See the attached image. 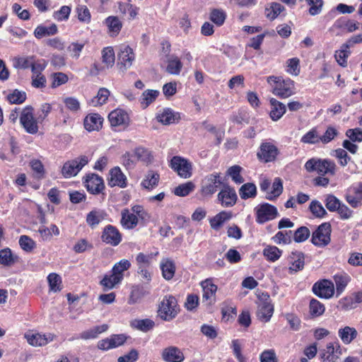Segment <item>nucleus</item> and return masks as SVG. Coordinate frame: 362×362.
<instances>
[{"mask_svg": "<svg viewBox=\"0 0 362 362\" xmlns=\"http://www.w3.org/2000/svg\"><path fill=\"white\" fill-rule=\"evenodd\" d=\"M267 83L272 88V93L281 98H286L295 93L293 81L290 78L284 79L281 76H270L267 78Z\"/></svg>", "mask_w": 362, "mask_h": 362, "instance_id": "f257e3e1", "label": "nucleus"}, {"mask_svg": "<svg viewBox=\"0 0 362 362\" xmlns=\"http://www.w3.org/2000/svg\"><path fill=\"white\" fill-rule=\"evenodd\" d=\"M179 308L176 298L173 296H166L159 305V316L165 321H170L177 315Z\"/></svg>", "mask_w": 362, "mask_h": 362, "instance_id": "f03ea898", "label": "nucleus"}, {"mask_svg": "<svg viewBox=\"0 0 362 362\" xmlns=\"http://www.w3.org/2000/svg\"><path fill=\"white\" fill-rule=\"evenodd\" d=\"M305 168L308 172L317 171L318 174L334 175L337 166L335 163L329 160H317L311 158L305 164Z\"/></svg>", "mask_w": 362, "mask_h": 362, "instance_id": "7ed1b4c3", "label": "nucleus"}, {"mask_svg": "<svg viewBox=\"0 0 362 362\" xmlns=\"http://www.w3.org/2000/svg\"><path fill=\"white\" fill-rule=\"evenodd\" d=\"M88 163L86 156H81L75 159L66 161L62 166V174L65 178L76 176Z\"/></svg>", "mask_w": 362, "mask_h": 362, "instance_id": "20e7f679", "label": "nucleus"}, {"mask_svg": "<svg viewBox=\"0 0 362 362\" xmlns=\"http://www.w3.org/2000/svg\"><path fill=\"white\" fill-rule=\"evenodd\" d=\"M20 123L28 134H35L38 132L37 122L33 116V109L31 106H27L22 110Z\"/></svg>", "mask_w": 362, "mask_h": 362, "instance_id": "39448f33", "label": "nucleus"}, {"mask_svg": "<svg viewBox=\"0 0 362 362\" xmlns=\"http://www.w3.org/2000/svg\"><path fill=\"white\" fill-rule=\"evenodd\" d=\"M255 212L256 221L259 224L272 221L279 216L276 207L268 203L259 204L255 208Z\"/></svg>", "mask_w": 362, "mask_h": 362, "instance_id": "423d86ee", "label": "nucleus"}, {"mask_svg": "<svg viewBox=\"0 0 362 362\" xmlns=\"http://www.w3.org/2000/svg\"><path fill=\"white\" fill-rule=\"evenodd\" d=\"M223 184L219 173L206 175L202 181L201 192L204 196L212 195Z\"/></svg>", "mask_w": 362, "mask_h": 362, "instance_id": "0eeeda50", "label": "nucleus"}, {"mask_svg": "<svg viewBox=\"0 0 362 362\" xmlns=\"http://www.w3.org/2000/svg\"><path fill=\"white\" fill-rule=\"evenodd\" d=\"M170 166L182 178L187 179L192 176V165L185 158L173 156L170 160Z\"/></svg>", "mask_w": 362, "mask_h": 362, "instance_id": "6e6552de", "label": "nucleus"}, {"mask_svg": "<svg viewBox=\"0 0 362 362\" xmlns=\"http://www.w3.org/2000/svg\"><path fill=\"white\" fill-rule=\"evenodd\" d=\"M341 354L342 348L338 341L329 342L325 348L320 351V356L323 362H337Z\"/></svg>", "mask_w": 362, "mask_h": 362, "instance_id": "1a4fd4ad", "label": "nucleus"}, {"mask_svg": "<svg viewBox=\"0 0 362 362\" xmlns=\"http://www.w3.org/2000/svg\"><path fill=\"white\" fill-rule=\"evenodd\" d=\"M331 225L323 223L313 232L312 243L316 246H325L330 242Z\"/></svg>", "mask_w": 362, "mask_h": 362, "instance_id": "9d476101", "label": "nucleus"}, {"mask_svg": "<svg viewBox=\"0 0 362 362\" xmlns=\"http://www.w3.org/2000/svg\"><path fill=\"white\" fill-rule=\"evenodd\" d=\"M135 59V54L133 49L127 45H122L119 47L118 53V63L119 69L122 71H126L130 68Z\"/></svg>", "mask_w": 362, "mask_h": 362, "instance_id": "9b49d317", "label": "nucleus"}, {"mask_svg": "<svg viewBox=\"0 0 362 362\" xmlns=\"http://www.w3.org/2000/svg\"><path fill=\"white\" fill-rule=\"evenodd\" d=\"M127 339L124 334H112L109 337L101 339L98 342V348L103 351H107L123 345Z\"/></svg>", "mask_w": 362, "mask_h": 362, "instance_id": "f8f14e48", "label": "nucleus"}, {"mask_svg": "<svg viewBox=\"0 0 362 362\" xmlns=\"http://www.w3.org/2000/svg\"><path fill=\"white\" fill-rule=\"evenodd\" d=\"M101 239L106 244L117 246L122 241V234L116 227L107 225L103 230Z\"/></svg>", "mask_w": 362, "mask_h": 362, "instance_id": "ddd939ff", "label": "nucleus"}, {"mask_svg": "<svg viewBox=\"0 0 362 362\" xmlns=\"http://www.w3.org/2000/svg\"><path fill=\"white\" fill-rule=\"evenodd\" d=\"M278 155V148L271 143H262L257 156L259 160L264 163L274 161Z\"/></svg>", "mask_w": 362, "mask_h": 362, "instance_id": "4468645a", "label": "nucleus"}, {"mask_svg": "<svg viewBox=\"0 0 362 362\" xmlns=\"http://www.w3.org/2000/svg\"><path fill=\"white\" fill-rule=\"evenodd\" d=\"M25 338L29 344L34 346H42L52 341L55 338V335L52 333H32L28 332L25 334Z\"/></svg>", "mask_w": 362, "mask_h": 362, "instance_id": "2eb2a0df", "label": "nucleus"}, {"mask_svg": "<svg viewBox=\"0 0 362 362\" xmlns=\"http://www.w3.org/2000/svg\"><path fill=\"white\" fill-rule=\"evenodd\" d=\"M218 200L223 207L233 206L237 201V194L235 189L228 185H224L218 194Z\"/></svg>", "mask_w": 362, "mask_h": 362, "instance_id": "dca6fc26", "label": "nucleus"}, {"mask_svg": "<svg viewBox=\"0 0 362 362\" xmlns=\"http://www.w3.org/2000/svg\"><path fill=\"white\" fill-rule=\"evenodd\" d=\"M313 291L320 298H329L334 293V284L332 281L324 279L313 285Z\"/></svg>", "mask_w": 362, "mask_h": 362, "instance_id": "f3484780", "label": "nucleus"}, {"mask_svg": "<svg viewBox=\"0 0 362 362\" xmlns=\"http://www.w3.org/2000/svg\"><path fill=\"white\" fill-rule=\"evenodd\" d=\"M160 356L165 362H182L185 360L182 350L175 346L164 348L160 352Z\"/></svg>", "mask_w": 362, "mask_h": 362, "instance_id": "a211bd4d", "label": "nucleus"}, {"mask_svg": "<svg viewBox=\"0 0 362 362\" xmlns=\"http://www.w3.org/2000/svg\"><path fill=\"white\" fill-rule=\"evenodd\" d=\"M85 185L88 192L92 194H98L104 188L103 180L95 174H90L86 176Z\"/></svg>", "mask_w": 362, "mask_h": 362, "instance_id": "6ab92c4d", "label": "nucleus"}, {"mask_svg": "<svg viewBox=\"0 0 362 362\" xmlns=\"http://www.w3.org/2000/svg\"><path fill=\"white\" fill-rule=\"evenodd\" d=\"M108 119L112 127L127 126L129 120L127 113L121 109L112 111L108 115Z\"/></svg>", "mask_w": 362, "mask_h": 362, "instance_id": "aec40b11", "label": "nucleus"}, {"mask_svg": "<svg viewBox=\"0 0 362 362\" xmlns=\"http://www.w3.org/2000/svg\"><path fill=\"white\" fill-rule=\"evenodd\" d=\"M274 313V305L269 301H262L258 305L257 310V318L263 322H267L271 320Z\"/></svg>", "mask_w": 362, "mask_h": 362, "instance_id": "412c9836", "label": "nucleus"}, {"mask_svg": "<svg viewBox=\"0 0 362 362\" xmlns=\"http://www.w3.org/2000/svg\"><path fill=\"white\" fill-rule=\"evenodd\" d=\"M127 178L119 167L110 170L108 185L110 187L118 186L125 187L127 186Z\"/></svg>", "mask_w": 362, "mask_h": 362, "instance_id": "4be33fe9", "label": "nucleus"}, {"mask_svg": "<svg viewBox=\"0 0 362 362\" xmlns=\"http://www.w3.org/2000/svg\"><path fill=\"white\" fill-rule=\"evenodd\" d=\"M103 119L97 113L88 115L84 119L83 124L86 129L89 132L98 131L102 127Z\"/></svg>", "mask_w": 362, "mask_h": 362, "instance_id": "5701e85b", "label": "nucleus"}, {"mask_svg": "<svg viewBox=\"0 0 362 362\" xmlns=\"http://www.w3.org/2000/svg\"><path fill=\"white\" fill-rule=\"evenodd\" d=\"M338 336L344 344H350L358 336L356 328L350 326H345L339 329Z\"/></svg>", "mask_w": 362, "mask_h": 362, "instance_id": "b1692460", "label": "nucleus"}, {"mask_svg": "<svg viewBox=\"0 0 362 362\" xmlns=\"http://www.w3.org/2000/svg\"><path fill=\"white\" fill-rule=\"evenodd\" d=\"M203 290V299L210 300V303L214 301V297L217 291V286L212 283L211 279H207L201 282Z\"/></svg>", "mask_w": 362, "mask_h": 362, "instance_id": "393cba45", "label": "nucleus"}, {"mask_svg": "<svg viewBox=\"0 0 362 362\" xmlns=\"http://www.w3.org/2000/svg\"><path fill=\"white\" fill-rule=\"evenodd\" d=\"M175 264L173 260L169 258H163L160 262V269L163 277L165 280H170L173 278L175 273Z\"/></svg>", "mask_w": 362, "mask_h": 362, "instance_id": "a878e982", "label": "nucleus"}, {"mask_svg": "<svg viewBox=\"0 0 362 362\" xmlns=\"http://www.w3.org/2000/svg\"><path fill=\"white\" fill-rule=\"evenodd\" d=\"M122 218L121 225L126 229H132L135 228L138 223L137 216L130 213L129 209H124L121 212Z\"/></svg>", "mask_w": 362, "mask_h": 362, "instance_id": "bb28decb", "label": "nucleus"}, {"mask_svg": "<svg viewBox=\"0 0 362 362\" xmlns=\"http://www.w3.org/2000/svg\"><path fill=\"white\" fill-rule=\"evenodd\" d=\"M272 110L270 117L273 121L279 120L286 112V106L274 98L270 99Z\"/></svg>", "mask_w": 362, "mask_h": 362, "instance_id": "cd10ccee", "label": "nucleus"}, {"mask_svg": "<svg viewBox=\"0 0 362 362\" xmlns=\"http://www.w3.org/2000/svg\"><path fill=\"white\" fill-rule=\"evenodd\" d=\"M34 55L16 56L12 59L13 67L16 69H27L31 67Z\"/></svg>", "mask_w": 362, "mask_h": 362, "instance_id": "c85d7f7f", "label": "nucleus"}, {"mask_svg": "<svg viewBox=\"0 0 362 362\" xmlns=\"http://www.w3.org/2000/svg\"><path fill=\"white\" fill-rule=\"evenodd\" d=\"M290 262L291 265L289 270L292 272L300 271L304 267V255L300 252H293L290 255Z\"/></svg>", "mask_w": 362, "mask_h": 362, "instance_id": "c756f323", "label": "nucleus"}, {"mask_svg": "<svg viewBox=\"0 0 362 362\" xmlns=\"http://www.w3.org/2000/svg\"><path fill=\"white\" fill-rule=\"evenodd\" d=\"M108 329L107 325H102L95 326L90 329L82 332L80 334L79 338L85 340L95 339L101 333L106 332Z\"/></svg>", "mask_w": 362, "mask_h": 362, "instance_id": "7c9ffc66", "label": "nucleus"}, {"mask_svg": "<svg viewBox=\"0 0 362 362\" xmlns=\"http://www.w3.org/2000/svg\"><path fill=\"white\" fill-rule=\"evenodd\" d=\"M105 23L108 28L111 36L117 35L122 28V23L117 16L107 17Z\"/></svg>", "mask_w": 362, "mask_h": 362, "instance_id": "2f4dec72", "label": "nucleus"}, {"mask_svg": "<svg viewBox=\"0 0 362 362\" xmlns=\"http://www.w3.org/2000/svg\"><path fill=\"white\" fill-rule=\"evenodd\" d=\"M232 216L230 212L223 211L210 220V226L214 230H218L225 222L228 221Z\"/></svg>", "mask_w": 362, "mask_h": 362, "instance_id": "473e14b6", "label": "nucleus"}, {"mask_svg": "<svg viewBox=\"0 0 362 362\" xmlns=\"http://www.w3.org/2000/svg\"><path fill=\"white\" fill-rule=\"evenodd\" d=\"M156 119L158 122L168 125L174 123L177 119V116L170 109H164L156 115Z\"/></svg>", "mask_w": 362, "mask_h": 362, "instance_id": "72a5a7b5", "label": "nucleus"}, {"mask_svg": "<svg viewBox=\"0 0 362 362\" xmlns=\"http://www.w3.org/2000/svg\"><path fill=\"white\" fill-rule=\"evenodd\" d=\"M167 62L166 71L172 75H179L182 68L180 59L177 56L172 55L168 58Z\"/></svg>", "mask_w": 362, "mask_h": 362, "instance_id": "f704fd0d", "label": "nucleus"}, {"mask_svg": "<svg viewBox=\"0 0 362 362\" xmlns=\"http://www.w3.org/2000/svg\"><path fill=\"white\" fill-rule=\"evenodd\" d=\"M159 91L156 90L148 89L146 90L140 98V103L143 109H146L150 104L159 95Z\"/></svg>", "mask_w": 362, "mask_h": 362, "instance_id": "c9c22d12", "label": "nucleus"}, {"mask_svg": "<svg viewBox=\"0 0 362 362\" xmlns=\"http://www.w3.org/2000/svg\"><path fill=\"white\" fill-rule=\"evenodd\" d=\"M122 280L120 276H117L114 273H112L110 275H105L100 284L103 286V291H107L115 288Z\"/></svg>", "mask_w": 362, "mask_h": 362, "instance_id": "e433bc0d", "label": "nucleus"}, {"mask_svg": "<svg viewBox=\"0 0 362 362\" xmlns=\"http://www.w3.org/2000/svg\"><path fill=\"white\" fill-rule=\"evenodd\" d=\"M134 151L136 160L144 163L148 164L151 163L153 159L152 152L145 147L139 146L136 148Z\"/></svg>", "mask_w": 362, "mask_h": 362, "instance_id": "4c0bfd02", "label": "nucleus"}, {"mask_svg": "<svg viewBox=\"0 0 362 362\" xmlns=\"http://www.w3.org/2000/svg\"><path fill=\"white\" fill-rule=\"evenodd\" d=\"M160 175L153 170L148 171L141 182V185L148 189H151L158 184Z\"/></svg>", "mask_w": 362, "mask_h": 362, "instance_id": "58836bf2", "label": "nucleus"}, {"mask_svg": "<svg viewBox=\"0 0 362 362\" xmlns=\"http://www.w3.org/2000/svg\"><path fill=\"white\" fill-rule=\"evenodd\" d=\"M29 165L32 169L33 175L37 180H42L45 177V170L42 162L37 159L30 161Z\"/></svg>", "mask_w": 362, "mask_h": 362, "instance_id": "ea45409f", "label": "nucleus"}, {"mask_svg": "<svg viewBox=\"0 0 362 362\" xmlns=\"http://www.w3.org/2000/svg\"><path fill=\"white\" fill-rule=\"evenodd\" d=\"M58 29L55 24H52L49 27L39 25L35 28L34 35L36 38L40 39L46 36L55 35Z\"/></svg>", "mask_w": 362, "mask_h": 362, "instance_id": "a19ab883", "label": "nucleus"}, {"mask_svg": "<svg viewBox=\"0 0 362 362\" xmlns=\"http://www.w3.org/2000/svg\"><path fill=\"white\" fill-rule=\"evenodd\" d=\"M17 256L13 255L9 248H5L0 250V264L9 267L17 261Z\"/></svg>", "mask_w": 362, "mask_h": 362, "instance_id": "79ce46f5", "label": "nucleus"}, {"mask_svg": "<svg viewBox=\"0 0 362 362\" xmlns=\"http://www.w3.org/2000/svg\"><path fill=\"white\" fill-rule=\"evenodd\" d=\"M240 197L243 199L253 198L257 194V187L253 183H246L241 186L239 190Z\"/></svg>", "mask_w": 362, "mask_h": 362, "instance_id": "37998d69", "label": "nucleus"}, {"mask_svg": "<svg viewBox=\"0 0 362 362\" xmlns=\"http://www.w3.org/2000/svg\"><path fill=\"white\" fill-rule=\"evenodd\" d=\"M47 281L50 291L56 293L60 291L62 289V279L57 274H49L47 276Z\"/></svg>", "mask_w": 362, "mask_h": 362, "instance_id": "c03bdc74", "label": "nucleus"}, {"mask_svg": "<svg viewBox=\"0 0 362 362\" xmlns=\"http://www.w3.org/2000/svg\"><path fill=\"white\" fill-rule=\"evenodd\" d=\"M283 191V183L279 177H276L272 187V191L266 196V199L274 200L278 197Z\"/></svg>", "mask_w": 362, "mask_h": 362, "instance_id": "a18cd8bd", "label": "nucleus"}, {"mask_svg": "<svg viewBox=\"0 0 362 362\" xmlns=\"http://www.w3.org/2000/svg\"><path fill=\"white\" fill-rule=\"evenodd\" d=\"M308 6V13L315 16L321 13L324 5L323 0H305Z\"/></svg>", "mask_w": 362, "mask_h": 362, "instance_id": "49530a36", "label": "nucleus"}, {"mask_svg": "<svg viewBox=\"0 0 362 362\" xmlns=\"http://www.w3.org/2000/svg\"><path fill=\"white\" fill-rule=\"evenodd\" d=\"M131 267V263L129 260L123 259L117 262L112 267V272L117 276H120L123 279L124 272L128 270Z\"/></svg>", "mask_w": 362, "mask_h": 362, "instance_id": "de8ad7c7", "label": "nucleus"}, {"mask_svg": "<svg viewBox=\"0 0 362 362\" xmlns=\"http://www.w3.org/2000/svg\"><path fill=\"white\" fill-rule=\"evenodd\" d=\"M104 218V213L101 211H91L88 214L86 217L87 223L94 228L98 225Z\"/></svg>", "mask_w": 362, "mask_h": 362, "instance_id": "09e8293b", "label": "nucleus"}, {"mask_svg": "<svg viewBox=\"0 0 362 362\" xmlns=\"http://www.w3.org/2000/svg\"><path fill=\"white\" fill-rule=\"evenodd\" d=\"M109 95V90L107 88H101L99 89L97 95L91 99L90 103L94 107L101 105L105 103Z\"/></svg>", "mask_w": 362, "mask_h": 362, "instance_id": "8fccbe9b", "label": "nucleus"}, {"mask_svg": "<svg viewBox=\"0 0 362 362\" xmlns=\"http://www.w3.org/2000/svg\"><path fill=\"white\" fill-rule=\"evenodd\" d=\"M103 63L105 64L107 68L112 67L115 61L114 50L112 47H107L103 49L102 52Z\"/></svg>", "mask_w": 362, "mask_h": 362, "instance_id": "3c124183", "label": "nucleus"}, {"mask_svg": "<svg viewBox=\"0 0 362 362\" xmlns=\"http://www.w3.org/2000/svg\"><path fill=\"white\" fill-rule=\"evenodd\" d=\"M293 233L291 230L288 231H279L273 238V241L276 244H290L291 243V238Z\"/></svg>", "mask_w": 362, "mask_h": 362, "instance_id": "603ef678", "label": "nucleus"}, {"mask_svg": "<svg viewBox=\"0 0 362 362\" xmlns=\"http://www.w3.org/2000/svg\"><path fill=\"white\" fill-rule=\"evenodd\" d=\"M349 276L347 274H336L334 276V280L336 284L337 293L340 295L347 286L349 281Z\"/></svg>", "mask_w": 362, "mask_h": 362, "instance_id": "864d4df0", "label": "nucleus"}, {"mask_svg": "<svg viewBox=\"0 0 362 362\" xmlns=\"http://www.w3.org/2000/svg\"><path fill=\"white\" fill-rule=\"evenodd\" d=\"M242 168L240 165H235L230 167L227 170V175L232 178V180L236 184H241L244 182L243 176L240 175Z\"/></svg>", "mask_w": 362, "mask_h": 362, "instance_id": "5fc2aeb1", "label": "nucleus"}, {"mask_svg": "<svg viewBox=\"0 0 362 362\" xmlns=\"http://www.w3.org/2000/svg\"><path fill=\"white\" fill-rule=\"evenodd\" d=\"M19 245L21 249L27 252H31L36 247V243L25 235L20 237Z\"/></svg>", "mask_w": 362, "mask_h": 362, "instance_id": "6e6d98bb", "label": "nucleus"}, {"mask_svg": "<svg viewBox=\"0 0 362 362\" xmlns=\"http://www.w3.org/2000/svg\"><path fill=\"white\" fill-rule=\"evenodd\" d=\"M132 325L142 332H148L153 328L155 323L150 319L135 320Z\"/></svg>", "mask_w": 362, "mask_h": 362, "instance_id": "4d7b16f0", "label": "nucleus"}, {"mask_svg": "<svg viewBox=\"0 0 362 362\" xmlns=\"http://www.w3.org/2000/svg\"><path fill=\"white\" fill-rule=\"evenodd\" d=\"M264 257L269 261L274 262L281 255V251L276 246H267L263 250Z\"/></svg>", "mask_w": 362, "mask_h": 362, "instance_id": "13d9d810", "label": "nucleus"}, {"mask_svg": "<svg viewBox=\"0 0 362 362\" xmlns=\"http://www.w3.org/2000/svg\"><path fill=\"white\" fill-rule=\"evenodd\" d=\"M194 187L195 186L192 182H187L175 187L174 193L179 197H185L192 192Z\"/></svg>", "mask_w": 362, "mask_h": 362, "instance_id": "bf43d9fd", "label": "nucleus"}, {"mask_svg": "<svg viewBox=\"0 0 362 362\" xmlns=\"http://www.w3.org/2000/svg\"><path fill=\"white\" fill-rule=\"evenodd\" d=\"M310 313L313 316L322 315L325 310L324 305L316 299H312L310 302Z\"/></svg>", "mask_w": 362, "mask_h": 362, "instance_id": "052dcab7", "label": "nucleus"}, {"mask_svg": "<svg viewBox=\"0 0 362 362\" xmlns=\"http://www.w3.org/2000/svg\"><path fill=\"white\" fill-rule=\"evenodd\" d=\"M7 99L12 104H21L25 100L26 93L16 89L7 95Z\"/></svg>", "mask_w": 362, "mask_h": 362, "instance_id": "680f3d73", "label": "nucleus"}, {"mask_svg": "<svg viewBox=\"0 0 362 362\" xmlns=\"http://www.w3.org/2000/svg\"><path fill=\"white\" fill-rule=\"evenodd\" d=\"M78 19L83 23H88L90 21V13L85 5H78L76 8Z\"/></svg>", "mask_w": 362, "mask_h": 362, "instance_id": "e2e57ef3", "label": "nucleus"}, {"mask_svg": "<svg viewBox=\"0 0 362 362\" xmlns=\"http://www.w3.org/2000/svg\"><path fill=\"white\" fill-rule=\"evenodd\" d=\"M341 203V202L332 194H327L325 197V206L331 212L337 211Z\"/></svg>", "mask_w": 362, "mask_h": 362, "instance_id": "0e129e2a", "label": "nucleus"}, {"mask_svg": "<svg viewBox=\"0 0 362 362\" xmlns=\"http://www.w3.org/2000/svg\"><path fill=\"white\" fill-rule=\"evenodd\" d=\"M226 17L225 12L221 9H213L210 13V20L218 26L223 24Z\"/></svg>", "mask_w": 362, "mask_h": 362, "instance_id": "69168bd1", "label": "nucleus"}, {"mask_svg": "<svg viewBox=\"0 0 362 362\" xmlns=\"http://www.w3.org/2000/svg\"><path fill=\"white\" fill-rule=\"evenodd\" d=\"M309 208L312 214L316 217L322 218L327 214L326 210L318 201H312L310 204Z\"/></svg>", "mask_w": 362, "mask_h": 362, "instance_id": "338daca9", "label": "nucleus"}, {"mask_svg": "<svg viewBox=\"0 0 362 362\" xmlns=\"http://www.w3.org/2000/svg\"><path fill=\"white\" fill-rule=\"evenodd\" d=\"M310 230L305 226L298 228L293 233V239L296 243H301L306 240L310 236Z\"/></svg>", "mask_w": 362, "mask_h": 362, "instance_id": "774afa93", "label": "nucleus"}]
</instances>
